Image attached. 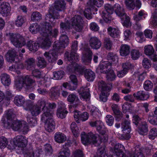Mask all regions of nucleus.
I'll return each instance as SVG.
<instances>
[{
	"label": "nucleus",
	"mask_w": 157,
	"mask_h": 157,
	"mask_svg": "<svg viewBox=\"0 0 157 157\" xmlns=\"http://www.w3.org/2000/svg\"><path fill=\"white\" fill-rule=\"evenodd\" d=\"M65 5L64 0H55V8L52 7L50 8L48 13L46 16V20L54 24L55 23L54 19L60 18V16L57 10L61 11L65 9Z\"/></svg>",
	"instance_id": "nucleus-1"
},
{
	"label": "nucleus",
	"mask_w": 157,
	"mask_h": 157,
	"mask_svg": "<svg viewBox=\"0 0 157 157\" xmlns=\"http://www.w3.org/2000/svg\"><path fill=\"white\" fill-rule=\"evenodd\" d=\"M53 112L49 109L45 111L42 114L41 120L45 122V128L49 132H52L55 128V123L53 119Z\"/></svg>",
	"instance_id": "nucleus-2"
},
{
	"label": "nucleus",
	"mask_w": 157,
	"mask_h": 157,
	"mask_svg": "<svg viewBox=\"0 0 157 157\" xmlns=\"http://www.w3.org/2000/svg\"><path fill=\"white\" fill-rule=\"evenodd\" d=\"M113 10L116 15L120 17L121 20L124 21L123 23V26L128 27L131 25L129 17L126 14L124 8L120 4H115L113 6Z\"/></svg>",
	"instance_id": "nucleus-3"
},
{
	"label": "nucleus",
	"mask_w": 157,
	"mask_h": 157,
	"mask_svg": "<svg viewBox=\"0 0 157 157\" xmlns=\"http://www.w3.org/2000/svg\"><path fill=\"white\" fill-rule=\"evenodd\" d=\"M7 36L11 43L17 48H21L26 44L25 38L19 34L9 33Z\"/></svg>",
	"instance_id": "nucleus-4"
},
{
	"label": "nucleus",
	"mask_w": 157,
	"mask_h": 157,
	"mask_svg": "<svg viewBox=\"0 0 157 157\" xmlns=\"http://www.w3.org/2000/svg\"><path fill=\"white\" fill-rule=\"evenodd\" d=\"M97 136L92 132L86 135L84 132H82L81 134L82 142L85 145L90 144H95V146H97L96 144L97 143Z\"/></svg>",
	"instance_id": "nucleus-5"
},
{
	"label": "nucleus",
	"mask_w": 157,
	"mask_h": 157,
	"mask_svg": "<svg viewBox=\"0 0 157 157\" xmlns=\"http://www.w3.org/2000/svg\"><path fill=\"white\" fill-rule=\"evenodd\" d=\"M78 42L77 41H74L72 44L71 46V51L70 55L69 53L67 52L65 54L68 60L72 62H75L78 60L79 56L76 52L77 50Z\"/></svg>",
	"instance_id": "nucleus-6"
},
{
	"label": "nucleus",
	"mask_w": 157,
	"mask_h": 157,
	"mask_svg": "<svg viewBox=\"0 0 157 157\" xmlns=\"http://www.w3.org/2000/svg\"><path fill=\"white\" fill-rule=\"evenodd\" d=\"M58 47L57 46L56 47ZM53 49L50 51L49 52H46L44 53V56L49 62L53 63L57 59L58 54L61 52L57 48L53 46Z\"/></svg>",
	"instance_id": "nucleus-7"
},
{
	"label": "nucleus",
	"mask_w": 157,
	"mask_h": 157,
	"mask_svg": "<svg viewBox=\"0 0 157 157\" xmlns=\"http://www.w3.org/2000/svg\"><path fill=\"white\" fill-rule=\"evenodd\" d=\"M71 21L72 26L76 31L80 32L82 30L83 19L80 16L75 15L71 18Z\"/></svg>",
	"instance_id": "nucleus-8"
},
{
	"label": "nucleus",
	"mask_w": 157,
	"mask_h": 157,
	"mask_svg": "<svg viewBox=\"0 0 157 157\" xmlns=\"http://www.w3.org/2000/svg\"><path fill=\"white\" fill-rule=\"evenodd\" d=\"M68 37L66 35H62L59 38V42H54L53 46L54 47H57L58 48L62 51L67 46L68 44Z\"/></svg>",
	"instance_id": "nucleus-9"
},
{
	"label": "nucleus",
	"mask_w": 157,
	"mask_h": 157,
	"mask_svg": "<svg viewBox=\"0 0 157 157\" xmlns=\"http://www.w3.org/2000/svg\"><path fill=\"white\" fill-rule=\"evenodd\" d=\"M145 53L154 62L157 61V55L155 53L153 46L151 45H146L144 47Z\"/></svg>",
	"instance_id": "nucleus-10"
},
{
	"label": "nucleus",
	"mask_w": 157,
	"mask_h": 157,
	"mask_svg": "<svg viewBox=\"0 0 157 157\" xmlns=\"http://www.w3.org/2000/svg\"><path fill=\"white\" fill-rule=\"evenodd\" d=\"M134 151L131 152H127V157H145L144 152L145 149L136 146L134 148Z\"/></svg>",
	"instance_id": "nucleus-11"
},
{
	"label": "nucleus",
	"mask_w": 157,
	"mask_h": 157,
	"mask_svg": "<svg viewBox=\"0 0 157 157\" xmlns=\"http://www.w3.org/2000/svg\"><path fill=\"white\" fill-rule=\"evenodd\" d=\"M13 142L15 144L19 147L24 148L27 144V140L24 136H17L14 138Z\"/></svg>",
	"instance_id": "nucleus-12"
},
{
	"label": "nucleus",
	"mask_w": 157,
	"mask_h": 157,
	"mask_svg": "<svg viewBox=\"0 0 157 157\" xmlns=\"http://www.w3.org/2000/svg\"><path fill=\"white\" fill-rule=\"evenodd\" d=\"M42 152L41 149H31L25 151L24 157H40V155L42 154Z\"/></svg>",
	"instance_id": "nucleus-13"
},
{
	"label": "nucleus",
	"mask_w": 157,
	"mask_h": 157,
	"mask_svg": "<svg viewBox=\"0 0 157 157\" xmlns=\"http://www.w3.org/2000/svg\"><path fill=\"white\" fill-rule=\"evenodd\" d=\"M85 54L82 57V62L86 64L91 63L92 59V52L90 48L88 47L84 48Z\"/></svg>",
	"instance_id": "nucleus-14"
},
{
	"label": "nucleus",
	"mask_w": 157,
	"mask_h": 157,
	"mask_svg": "<svg viewBox=\"0 0 157 157\" xmlns=\"http://www.w3.org/2000/svg\"><path fill=\"white\" fill-rule=\"evenodd\" d=\"M23 82V87L27 90L31 89L33 87V84L35 82V81L31 78L30 76L27 75L22 77Z\"/></svg>",
	"instance_id": "nucleus-15"
},
{
	"label": "nucleus",
	"mask_w": 157,
	"mask_h": 157,
	"mask_svg": "<svg viewBox=\"0 0 157 157\" xmlns=\"http://www.w3.org/2000/svg\"><path fill=\"white\" fill-rule=\"evenodd\" d=\"M112 63L108 61L100 64L98 68L97 71H100L101 73L107 74L111 68Z\"/></svg>",
	"instance_id": "nucleus-16"
},
{
	"label": "nucleus",
	"mask_w": 157,
	"mask_h": 157,
	"mask_svg": "<svg viewBox=\"0 0 157 157\" xmlns=\"http://www.w3.org/2000/svg\"><path fill=\"white\" fill-rule=\"evenodd\" d=\"M124 149V146L121 144L118 143L116 144L114 148L113 152L117 157H127V154H124L123 151V150Z\"/></svg>",
	"instance_id": "nucleus-17"
},
{
	"label": "nucleus",
	"mask_w": 157,
	"mask_h": 157,
	"mask_svg": "<svg viewBox=\"0 0 157 157\" xmlns=\"http://www.w3.org/2000/svg\"><path fill=\"white\" fill-rule=\"evenodd\" d=\"M41 29L40 33L41 35L43 37L46 36L47 33L52 29V27L50 23L48 22H43L41 23Z\"/></svg>",
	"instance_id": "nucleus-18"
},
{
	"label": "nucleus",
	"mask_w": 157,
	"mask_h": 157,
	"mask_svg": "<svg viewBox=\"0 0 157 157\" xmlns=\"http://www.w3.org/2000/svg\"><path fill=\"white\" fill-rule=\"evenodd\" d=\"M89 124L91 126L96 127L97 131L100 134L102 135L105 134V131L102 129L103 124L101 121H97L94 122L90 121L89 122Z\"/></svg>",
	"instance_id": "nucleus-19"
},
{
	"label": "nucleus",
	"mask_w": 157,
	"mask_h": 157,
	"mask_svg": "<svg viewBox=\"0 0 157 157\" xmlns=\"http://www.w3.org/2000/svg\"><path fill=\"white\" fill-rule=\"evenodd\" d=\"M10 8L8 3L3 2L0 6V13L3 16L7 17L10 13Z\"/></svg>",
	"instance_id": "nucleus-20"
},
{
	"label": "nucleus",
	"mask_w": 157,
	"mask_h": 157,
	"mask_svg": "<svg viewBox=\"0 0 157 157\" xmlns=\"http://www.w3.org/2000/svg\"><path fill=\"white\" fill-rule=\"evenodd\" d=\"M90 45L92 48L95 49H99L101 46V43L100 40L97 37H93L89 40Z\"/></svg>",
	"instance_id": "nucleus-21"
},
{
	"label": "nucleus",
	"mask_w": 157,
	"mask_h": 157,
	"mask_svg": "<svg viewBox=\"0 0 157 157\" xmlns=\"http://www.w3.org/2000/svg\"><path fill=\"white\" fill-rule=\"evenodd\" d=\"M78 92L82 95L83 100L86 101H89L90 99V94L89 89L87 87H82Z\"/></svg>",
	"instance_id": "nucleus-22"
},
{
	"label": "nucleus",
	"mask_w": 157,
	"mask_h": 157,
	"mask_svg": "<svg viewBox=\"0 0 157 157\" xmlns=\"http://www.w3.org/2000/svg\"><path fill=\"white\" fill-rule=\"evenodd\" d=\"M133 96L136 99L138 100L144 101L147 100L149 97L148 94L146 93L143 91H140L136 93H134Z\"/></svg>",
	"instance_id": "nucleus-23"
},
{
	"label": "nucleus",
	"mask_w": 157,
	"mask_h": 157,
	"mask_svg": "<svg viewBox=\"0 0 157 157\" xmlns=\"http://www.w3.org/2000/svg\"><path fill=\"white\" fill-rule=\"evenodd\" d=\"M44 38L40 37L38 38V41L40 45L43 48H47L50 46L51 43L49 38L44 37Z\"/></svg>",
	"instance_id": "nucleus-24"
},
{
	"label": "nucleus",
	"mask_w": 157,
	"mask_h": 157,
	"mask_svg": "<svg viewBox=\"0 0 157 157\" xmlns=\"http://www.w3.org/2000/svg\"><path fill=\"white\" fill-rule=\"evenodd\" d=\"M39 42L37 41V42L35 41L30 40L27 42V46L30 51L33 52L36 51L40 46Z\"/></svg>",
	"instance_id": "nucleus-25"
},
{
	"label": "nucleus",
	"mask_w": 157,
	"mask_h": 157,
	"mask_svg": "<svg viewBox=\"0 0 157 157\" xmlns=\"http://www.w3.org/2000/svg\"><path fill=\"white\" fill-rule=\"evenodd\" d=\"M137 126L138 132L141 135H144L148 131L147 125L146 121L141 122Z\"/></svg>",
	"instance_id": "nucleus-26"
},
{
	"label": "nucleus",
	"mask_w": 157,
	"mask_h": 157,
	"mask_svg": "<svg viewBox=\"0 0 157 157\" xmlns=\"http://www.w3.org/2000/svg\"><path fill=\"white\" fill-rule=\"evenodd\" d=\"M25 67L28 70H32L35 66V59L30 58L26 59L25 62Z\"/></svg>",
	"instance_id": "nucleus-27"
},
{
	"label": "nucleus",
	"mask_w": 157,
	"mask_h": 157,
	"mask_svg": "<svg viewBox=\"0 0 157 157\" xmlns=\"http://www.w3.org/2000/svg\"><path fill=\"white\" fill-rule=\"evenodd\" d=\"M70 146L69 143H66L63 145V148L59 152L60 155L58 157H68L70 154V151L68 147Z\"/></svg>",
	"instance_id": "nucleus-28"
},
{
	"label": "nucleus",
	"mask_w": 157,
	"mask_h": 157,
	"mask_svg": "<svg viewBox=\"0 0 157 157\" xmlns=\"http://www.w3.org/2000/svg\"><path fill=\"white\" fill-rule=\"evenodd\" d=\"M108 34L113 38H118L120 36V32L117 29L109 27L107 29Z\"/></svg>",
	"instance_id": "nucleus-29"
},
{
	"label": "nucleus",
	"mask_w": 157,
	"mask_h": 157,
	"mask_svg": "<svg viewBox=\"0 0 157 157\" xmlns=\"http://www.w3.org/2000/svg\"><path fill=\"white\" fill-rule=\"evenodd\" d=\"M0 77L1 82L6 86H9L11 82V79L10 76L6 73H3L1 74Z\"/></svg>",
	"instance_id": "nucleus-30"
},
{
	"label": "nucleus",
	"mask_w": 157,
	"mask_h": 157,
	"mask_svg": "<svg viewBox=\"0 0 157 157\" xmlns=\"http://www.w3.org/2000/svg\"><path fill=\"white\" fill-rule=\"evenodd\" d=\"M95 157H113L111 155H108L106 152L105 147L103 146L97 150Z\"/></svg>",
	"instance_id": "nucleus-31"
},
{
	"label": "nucleus",
	"mask_w": 157,
	"mask_h": 157,
	"mask_svg": "<svg viewBox=\"0 0 157 157\" xmlns=\"http://www.w3.org/2000/svg\"><path fill=\"white\" fill-rule=\"evenodd\" d=\"M130 47L126 44L121 45L120 50V54L121 56H125L128 55L130 53Z\"/></svg>",
	"instance_id": "nucleus-32"
},
{
	"label": "nucleus",
	"mask_w": 157,
	"mask_h": 157,
	"mask_svg": "<svg viewBox=\"0 0 157 157\" xmlns=\"http://www.w3.org/2000/svg\"><path fill=\"white\" fill-rule=\"evenodd\" d=\"M55 140L56 142L59 143H63L66 139L65 136L62 133L57 132L54 136Z\"/></svg>",
	"instance_id": "nucleus-33"
},
{
	"label": "nucleus",
	"mask_w": 157,
	"mask_h": 157,
	"mask_svg": "<svg viewBox=\"0 0 157 157\" xmlns=\"http://www.w3.org/2000/svg\"><path fill=\"white\" fill-rule=\"evenodd\" d=\"M5 56L7 59L14 61L17 57V53L15 50L13 49L9 50Z\"/></svg>",
	"instance_id": "nucleus-34"
},
{
	"label": "nucleus",
	"mask_w": 157,
	"mask_h": 157,
	"mask_svg": "<svg viewBox=\"0 0 157 157\" xmlns=\"http://www.w3.org/2000/svg\"><path fill=\"white\" fill-rule=\"evenodd\" d=\"M68 113L64 107L60 106L58 109L57 115L58 117L63 119L66 117Z\"/></svg>",
	"instance_id": "nucleus-35"
},
{
	"label": "nucleus",
	"mask_w": 157,
	"mask_h": 157,
	"mask_svg": "<svg viewBox=\"0 0 157 157\" xmlns=\"http://www.w3.org/2000/svg\"><path fill=\"white\" fill-rule=\"evenodd\" d=\"M84 76L88 81H93L95 77L94 73L89 69L86 70L85 72Z\"/></svg>",
	"instance_id": "nucleus-36"
},
{
	"label": "nucleus",
	"mask_w": 157,
	"mask_h": 157,
	"mask_svg": "<svg viewBox=\"0 0 157 157\" xmlns=\"http://www.w3.org/2000/svg\"><path fill=\"white\" fill-rule=\"evenodd\" d=\"M50 95L51 98L53 99L58 98L59 95V89L57 87H53L50 90Z\"/></svg>",
	"instance_id": "nucleus-37"
},
{
	"label": "nucleus",
	"mask_w": 157,
	"mask_h": 157,
	"mask_svg": "<svg viewBox=\"0 0 157 157\" xmlns=\"http://www.w3.org/2000/svg\"><path fill=\"white\" fill-rule=\"evenodd\" d=\"M14 103L17 106L22 105L25 102V99L21 95H17L14 98Z\"/></svg>",
	"instance_id": "nucleus-38"
},
{
	"label": "nucleus",
	"mask_w": 157,
	"mask_h": 157,
	"mask_svg": "<svg viewBox=\"0 0 157 157\" xmlns=\"http://www.w3.org/2000/svg\"><path fill=\"white\" fill-rule=\"evenodd\" d=\"M22 123L20 121L18 120H14L12 124V129L14 131H17L20 130Z\"/></svg>",
	"instance_id": "nucleus-39"
},
{
	"label": "nucleus",
	"mask_w": 157,
	"mask_h": 157,
	"mask_svg": "<svg viewBox=\"0 0 157 157\" xmlns=\"http://www.w3.org/2000/svg\"><path fill=\"white\" fill-rule=\"evenodd\" d=\"M60 25L61 31L62 33H63L65 30L70 29L72 26L68 21L65 22H61Z\"/></svg>",
	"instance_id": "nucleus-40"
},
{
	"label": "nucleus",
	"mask_w": 157,
	"mask_h": 157,
	"mask_svg": "<svg viewBox=\"0 0 157 157\" xmlns=\"http://www.w3.org/2000/svg\"><path fill=\"white\" fill-rule=\"evenodd\" d=\"M70 127L74 136L75 137H78L79 135V131L76 124L75 122H73L71 124Z\"/></svg>",
	"instance_id": "nucleus-41"
},
{
	"label": "nucleus",
	"mask_w": 157,
	"mask_h": 157,
	"mask_svg": "<svg viewBox=\"0 0 157 157\" xmlns=\"http://www.w3.org/2000/svg\"><path fill=\"white\" fill-rule=\"evenodd\" d=\"M70 127L74 136L75 137H78L79 135V131L76 124L75 122H73L71 124Z\"/></svg>",
	"instance_id": "nucleus-42"
},
{
	"label": "nucleus",
	"mask_w": 157,
	"mask_h": 157,
	"mask_svg": "<svg viewBox=\"0 0 157 157\" xmlns=\"http://www.w3.org/2000/svg\"><path fill=\"white\" fill-rule=\"evenodd\" d=\"M30 110L32 115L34 116L38 115L41 112L40 108L36 105H33Z\"/></svg>",
	"instance_id": "nucleus-43"
},
{
	"label": "nucleus",
	"mask_w": 157,
	"mask_h": 157,
	"mask_svg": "<svg viewBox=\"0 0 157 157\" xmlns=\"http://www.w3.org/2000/svg\"><path fill=\"white\" fill-rule=\"evenodd\" d=\"M98 86L101 92L107 91L110 89V87L107 86L105 82L102 80L98 82Z\"/></svg>",
	"instance_id": "nucleus-44"
},
{
	"label": "nucleus",
	"mask_w": 157,
	"mask_h": 157,
	"mask_svg": "<svg viewBox=\"0 0 157 157\" xmlns=\"http://www.w3.org/2000/svg\"><path fill=\"white\" fill-rule=\"evenodd\" d=\"M130 122L128 120H125L122 124V128L123 131H127L126 133H128L131 130Z\"/></svg>",
	"instance_id": "nucleus-45"
},
{
	"label": "nucleus",
	"mask_w": 157,
	"mask_h": 157,
	"mask_svg": "<svg viewBox=\"0 0 157 157\" xmlns=\"http://www.w3.org/2000/svg\"><path fill=\"white\" fill-rule=\"evenodd\" d=\"M90 112L91 115L96 118H99L101 115V113L99 109L95 107H93L91 108Z\"/></svg>",
	"instance_id": "nucleus-46"
},
{
	"label": "nucleus",
	"mask_w": 157,
	"mask_h": 157,
	"mask_svg": "<svg viewBox=\"0 0 157 157\" xmlns=\"http://www.w3.org/2000/svg\"><path fill=\"white\" fill-rule=\"evenodd\" d=\"M111 14L106 13V12H103L101 14V16L104 21L107 23H110L112 20Z\"/></svg>",
	"instance_id": "nucleus-47"
},
{
	"label": "nucleus",
	"mask_w": 157,
	"mask_h": 157,
	"mask_svg": "<svg viewBox=\"0 0 157 157\" xmlns=\"http://www.w3.org/2000/svg\"><path fill=\"white\" fill-rule=\"evenodd\" d=\"M106 74V78L109 81H112L114 80L116 77L113 71L111 68Z\"/></svg>",
	"instance_id": "nucleus-48"
},
{
	"label": "nucleus",
	"mask_w": 157,
	"mask_h": 157,
	"mask_svg": "<svg viewBox=\"0 0 157 157\" xmlns=\"http://www.w3.org/2000/svg\"><path fill=\"white\" fill-rule=\"evenodd\" d=\"M40 26L37 24H33L30 27L29 30L32 33L36 34L38 31H40Z\"/></svg>",
	"instance_id": "nucleus-49"
},
{
	"label": "nucleus",
	"mask_w": 157,
	"mask_h": 157,
	"mask_svg": "<svg viewBox=\"0 0 157 157\" xmlns=\"http://www.w3.org/2000/svg\"><path fill=\"white\" fill-rule=\"evenodd\" d=\"M75 71L76 72L82 75L86 71V69L84 67L76 64L75 67Z\"/></svg>",
	"instance_id": "nucleus-50"
},
{
	"label": "nucleus",
	"mask_w": 157,
	"mask_h": 157,
	"mask_svg": "<svg viewBox=\"0 0 157 157\" xmlns=\"http://www.w3.org/2000/svg\"><path fill=\"white\" fill-rule=\"evenodd\" d=\"M38 60L37 66L40 68L45 67L46 65V62L44 59L42 57H39L37 58Z\"/></svg>",
	"instance_id": "nucleus-51"
},
{
	"label": "nucleus",
	"mask_w": 157,
	"mask_h": 157,
	"mask_svg": "<svg viewBox=\"0 0 157 157\" xmlns=\"http://www.w3.org/2000/svg\"><path fill=\"white\" fill-rule=\"evenodd\" d=\"M6 119L12 121H14V119L16 116L13 110L11 109L8 110L6 111Z\"/></svg>",
	"instance_id": "nucleus-52"
},
{
	"label": "nucleus",
	"mask_w": 157,
	"mask_h": 157,
	"mask_svg": "<svg viewBox=\"0 0 157 157\" xmlns=\"http://www.w3.org/2000/svg\"><path fill=\"white\" fill-rule=\"evenodd\" d=\"M157 136V129L153 128L150 130L149 135V138L151 140H154Z\"/></svg>",
	"instance_id": "nucleus-53"
},
{
	"label": "nucleus",
	"mask_w": 157,
	"mask_h": 157,
	"mask_svg": "<svg viewBox=\"0 0 157 157\" xmlns=\"http://www.w3.org/2000/svg\"><path fill=\"white\" fill-rule=\"evenodd\" d=\"M2 121L5 128L8 129L12 127V124L13 121L9 120V119L6 120L4 118L2 119Z\"/></svg>",
	"instance_id": "nucleus-54"
},
{
	"label": "nucleus",
	"mask_w": 157,
	"mask_h": 157,
	"mask_svg": "<svg viewBox=\"0 0 157 157\" xmlns=\"http://www.w3.org/2000/svg\"><path fill=\"white\" fill-rule=\"evenodd\" d=\"M104 45L105 47L108 49H110L112 46V42L110 39L105 37L104 39Z\"/></svg>",
	"instance_id": "nucleus-55"
},
{
	"label": "nucleus",
	"mask_w": 157,
	"mask_h": 157,
	"mask_svg": "<svg viewBox=\"0 0 157 157\" xmlns=\"http://www.w3.org/2000/svg\"><path fill=\"white\" fill-rule=\"evenodd\" d=\"M131 58L133 60H136L139 58L140 56V52L138 50L133 49L131 52Z\"/></svg>",
	"instance_id": "nucleus-56"
},
{
	"label": "nucleus",
	"mask_w": 157,
	"mask_h": 157,
	"mask_svg": "<svg viewBox=\"0 0 157 157\" xmlns=\"http://www.w3.org/2000/svg\"><path fill=\"white\" fill-rule=\"evenodd\" d=\"M125 3L130 10L133 9L135 6L134 0H125Z\"/></svg>",
	"instance_id": "nucleus-57"
},
{
	"label": "nucleus",
	"mask_w": 157,
	"mask_h": 157,
	"mask_svg": "<svg viewBox=\"0 0 157 157\" xmlns=\"http://www.w3.org/2000/svg\"><path fill=\"white\" fill-rule=\"evenodd\" d=\"M31 18L33 21H40L42 18L41 15L38 12H34L32 14Z\"/></svg>",
	"instance_id": "nucleus-58"
},
{
	"label": "nucleus",
	"mask_w": 157,
	"mask_h": 157,
	"mask_svg": "<svg viewBox=\"0 0 157 157\" xmlns=\"http://www.w3.org/2000/svg\"><path fill=\"white\" fill-rule=\"evenodd\" d=\"M64 75V72L63 71H59L53 73V78L55 80L61 79Z\"/></svg>",
	"instance_id": "nucleus-59"
},
{
	"label": "nucleus",
	"mask_w": 157,
	"mask_h": 157,
	"mask_svg": "<svg viewBox=\"0 0 157 157\" xmlns=\"http://www.w3.org/2000/svg\"><path fill=\"white\" fill-rule=\"evenodd\" d=\"M142 65L144 68L147 69L151 67V63L147 58H144L143 60Z\"/></svg>",
	"instance_id": "nucleus-60"
},
{
	"label": "nucleus",
	"mask_w": 157,
	"mask_h": 157,
	"mask_svg": "<svg viewBox=\"0 0 157 157\" xmlns=\"http://www.w3.org/2000/svg\"><path fill=\"white\" fill-rule=\"evenodd\" d=\"M47 103L46 102L45 100L41 99L38 100L36 105L40 107V109L41 108L42 110H45L44 109L46 106L47 105Z\"/></svg>",
	"instance_id": "nucleus-61"
},
{
	"label": "nucleus",
	"mask_w": 157,
	"mask_h": 157,
	"mask_svg": "<svg viewBox=\"0 0 157 157\" xmlns=\"http://www.w3.org/2000/svg\"><path fill=\"white\" fill-rule=\"evenodd\" d=\"M107 59L111 62L117 61L118 58L117 56L113 52L109 53L107 56Z\"/></svg>",
	"instance_id": "nucleus-62"
},
{
	"label": "nucleus",
	"mask_w": 157,
	"mask_h": 157,
	"mask_svg": "<svg viewBox=\"0 0 157 157\" xmlns=\"http://www.w3.org/2000/svg\"><path fill=\"white\" fill-rule=\"evenodd\" d=\"M8 141L5 137L2 136L0 137V148L1 149L5 148L7 145Z\"/></svg>",
	"instance_id": "nucleus-63"
},
{
	"label": "nucleus",
	"mask_w": 157,
	"mask_h": 157,
	"mask_svg": "<svg viewBox=\"0 0 157 157\" xmlns=\"http://www.w3.org/2000/svg\"><path fill=\"white\" fill-rule=\"evenodd\" d=\"M152 16V22L153 25L155 27H157V9H155L153 12Z\"/></svg>",
	"instance_id": "nucleus-64"
}]
</instances>
